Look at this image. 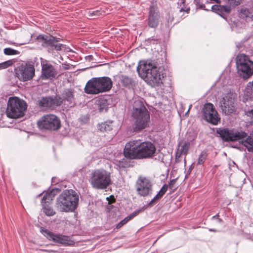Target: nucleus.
Listing matches in <instances>:
<instances>
[{
    "label": "nucleus",
    "instance_id": "nucleus-30",
    "mask_svg": "<svg viewBox=\"0 0 253 253\" xmlns=\"http://www.w3.org/2000/svg\"><path fill=\"white\" fill-rule=\"evenodd\" d=\"M99 112H106L108 109V103L106 99H102L98 100L97 103Z\"/></svg>",
    "mask_w": 253,
    "mask_h": 253
},
{
    "label": "nucleus",
    "instance_id": "nucleus-33",
    "mask_svg": "<svg viewBox=\"0 0 253 253\" xmlns=\"http://www.w3.org/2000/svg\"><path fill=\"white\" fill-rule=\"evenodd\" d=\"M4 53L6 55H15L19 53L17 50H14L11 48H6L4 49Z\"/></svg>",
    "mask_w": 253,
    "mask_h": 253
},
{
    "label": "nucleus",
    "instance_id": "nucleus-11",
    "mask_svg": "<svg viewBox=\"0 0 253 253\" xmlns=\"http://www.w3.org/2000/svg\"><path fill=\"white\" fill-rule=\"evenodd\" d=\"M202 114L203 118L213 125H217L220 122V118L218 113L213 108V104L211 103H207L204 105Z\"/></svg>",
    "mask_w": 253,
    "mask_h": 253
},
{
    "label": "nucleus",
    "instance_id": "nucleus-20",
    "mask_svg": "<svg viewBox=\"0 0 253 253\" xmlns=\"http://www.w3.org/2000/svg\"><path fill=\"white\" fill-rule=\"evenodd\" d=\"M97 78L100 93L108 91L111 89L113 83L110 78L107 77Z\"/></svg>",
    "mask_w": 253,
    "mask_h": 253
},
{
    "label": "nucleus",
    "instance_id": "nucleus-19",
    "mask_svg": "<svg viewBox=\"0 0 253 253\" xmlns=\"http://www.w3.org/2000/svg\"><path fill=\"white\" fill-rule=\"evenodd\" d=\"M39 105L42 107L53 109L55 106L60 105V101L58 100L57 96L54 98L49 97H45L40 101Z\"/></svg>",
    "mask_w": 253,
    "mask_h": 253
},
{
    "label": "nucleus",
    "instance_id": "nucleus-38",
    "mask_svg": "<svg viewBox=\"0 0 253 253\" xmlns=\"http://www.w3.org/2000/svg\"><path fill=\"white\" fill-rule=\"evenodd\" d=\"M230 4L237 5L240 4L241 0H228Z\"/></svg>",
    "mask_w": 253,
    "mask_h": 253
},
{
    "label": "nucleus",
    "instance_id": "nucleus-29",
    "mask_svg": "<svg viewBox=\"0 0 253 253\" xmlns=\"http://www.w3.org/2000/svg\"><path fill=\"white\" fill-rule=\"evenodd\" d=\"M98 129L102 132H108L112 130V122H105L98 126Z\"/></svg>",
    "mask_w": 253,
    "mask_h": 253
},
{
    "label": "nucleus",
    "instance_id": "nucleus-24",
    "mask_svg": "<svg viewBox=\"0 0 253 253\" xmlns=\"http://www.w3.org/2000/svg\"><path fill=\"white\" fill-rule=\"evenodd\" d=\"M211 9L219 15L223 16L225 13H229L230 12V8L228 6L220 5H214L211 6Z\"/></svg>",
    "mask_w": 253,
    "mask_h": 253
},
{
    "label": "nucleus",
    "instance_id": "nucleus-17",
    "mask_svg": "<svg viewBox=\"0 0 253 253\" xmlns=\"http://www.w3.org/2000/svg\"><path fill=\"white\" fill-rule=\"evenodd\" d=\"M55 196V193L53 190L50 191L49 193H46L43 197L42 199V202L44 201V205H43L42 210L43 212L47 216H52L55 214V212L47 203H48L49 201L52 200L53 198Z\"/></svg>",
    "mask_w": 253,
    "mask_h": 253
},
{
    "label": "nucleus",
    "instance_id": "nucleus-3",
    "mask_svg": "<svg viewBox=\"0 0 253 253\" xmlns=\"http://www.w3.org/2000/svg\"><path fill=\"white\" fill-rule=\"evenodd\" d=\"M217 134L225 142L239 141L249 151H253V137H247V133L242 130L234 129L218 128Z\"/></svg>",
    "mask_w": 253,
    "mask_h": 253
},
{
    "label": "nucleus",
    "instance_id": "nucleus-39",
    "mask_svg": "<svg viewBox=\"0 0 253 253\" xmlns=\"http://www.w3.org/2000/svg\"><path fill=\"white\" fill-rule=\"evenodd\" d=\"M246 115L251 119H253V109L246 112Z\"/></svg>",
    "mask_w": 253,
    "mask_h": 253
},
{
    "label": "nucleus",
    "instance_id": "nucleus-10",
    "mask_svg": "<svg viewBox=\"0 0 253 253\" xmlns=\"http://www.w3.org/2000/svg\"><path fill=\"white\" fill-rule=\"evenodd\" d=\"M41 232L49 240L55 243H59L64 246H74L75 244L74 241L66 235L61 234H54L50 231L42 228Z\"/></svg>",
    "mask_w": 253,
    "mask_h": 253
},
{
    "label": "nucleus",
    "instance_id": "nucleus-16",
    "mask_svg": "<svg viewBox=\"0 0 253 253\" xmlns=\"http://www.w3.org/2000/svg\"><path fill=\"white\" fill-rule=\"evenodd\" d=\"M176 181V179H173L169 181V186L167 184H164L157 194L149 202V205L150 206H153L157 201L161 199L167 191L168 187L172 191L175 190L176 189L175 185Z\"/></svg>",
    "mask_w": 253,
    "mask_h": 253
},
{
    "label": "nucleus",
    "instance_id": "nucleus-31",
    "mask_svg": "<svg viewBox=\"0 0 253 253\" xmlns=\"http://www.w3.org/2000/svg\"><path fill=\"white\" fill-rule=\"evenodd\" d=\"M59 39L56 38L52 36L51 38V43H49V46L54 47L57 50H60L61 49L62 44L58 43Z\"/></svg>",
    "mask_w": 253,
    "mask_h": 253
},
{
    "label": "nucleus",
    "instance_id": "nucleus-35",
    "mask_svg": "<svg viewBox=\"0 0 253 253\" xmlns=\"http://www.w3.org/2000/svg\"><path fill=\"white\" fill-rule=\"evenodd\" d=\"M12 64L11 60H8L0 63V70L4 69L10 66Z\"/></svg>",
    "mask_w": 253,
    "mask_h": 253
},
{
    "label": "nucleus",
    "instance_id": "nucleus-12",
    "mask_svg": "<svg viewBox=\"0 0 253 253\" xmlns=\"http://www.w3.org/2000/svg\"><path fill=\"white\" fill-rule=\"evenodd\" d=\"M136 190L138 195L145 197L150 195L152 193V185L150 180L145 177L140 176L136 182Z\"/></svg>",
    "mask_w": 253,
    "mask_h": 253
},
{
    "label": "nucleus",
    "instance_id": "nucleus-25",
    "mask_svg": "<svg viewBox=\"0 0 253 253\" xmlns=\"http://www.w3.org/2000/svg\"><path fill=\"white\" fill-rule=\"evenodd\" d=\"M119 79L123 85L126 87L130 88L135 85L134 81L127 76L121 75L119 76Z\"/></svg>",
    "mask_w": 253,
    "mask_h": 253
},
{
    "label": "nucleus",
    "instance_id": "nucleus-41",
    "mask_svg": "<svg viewBox=\"0 0 253 253\" xmlns=\"http://www.w3.org/2000/svg\"><path fill=\"white\" fill-rule=\"evenodd\" d=\"M114 200H113V201H109V202H108V203H109V204H110V203H112L114 202Z\"/></svg>",
    "mask_w": 253,
    "mask_h": 253
},
{
    "label": "nucleus",
    "instance_id": "nucleus-9",
    "mask_svg": "<svg viewBox=\"0 0 253 253\" xmlns=\"http://www.w3.org/2000/svg\"><path fill=\"white\" fill-rule=\"evenodd\" d=\"M37 125L40 129L56 130L60 127V121L55 115H44L38 121Z\"/></svg>",
    "mask_w": 253,
    "mask_h": 253
},
{
    "label": "nucleus",
    "instance_id": "nucleus-2",
    "mask_svg": "<svg viewBox=\"0 0 253 253\" xmlns=\"http://www.w3.org/2000/svg\"><path fill=\"white\" fill-rule=\"evenodd\" d=\"M137 70L141 77L151 86H158L162 83L159 69L152 61L140 62Z\"/></svg>",
    "mask_w": 253,
    "mask_h": 253
},
{
    "label": "nucleus",
    "instance_id": "nucleus-8",
    "mask_svg": "<svg viewBox=\"0 0 253 253\" xmlns=\"http://www.w3.org/2000/svg\"><path fill=\"white\" fill-rule=\"evenodd\" d=\"M237 72L240 77L248 79L253 74V62L244 54L238 55L236 59Z\"/></svg>",
    "mask_w": 253,
    "mask_h": 253
},
{
    "label": "nucleus",
    "instance_id": "nucleus-34",
    "mask_svg": "<svg viewBox=\"0 0 253 253\" xmlns=\"http://www.w3.org/2000/svg\"><path fill=\"white\" fill-rule=\"evenodd\" d=\"M207 156L206 152H202L199 157L198 164L202 165L205 162Z\"/></svg>",
    "mask_w": 253,
    "mask_h": 253
},
{
    "label": "nucleus",
    "instance_id": "nucleus-18",
    "mask_svg": "<svg viewBox=\"0 0 253 253\" xmlns=\"http://www.w3.org/2000/svg\"><path fill=\"white\" fill-rule=\"evenodd\" d=\"M97 78H93L86 83L84 90V92L89 94H97L100 93Z\"/></svg>",
    "mask_w": 253,
    "mask_h": 253
},
{
    "label": "nucleus",
    "instance_id": "nucleus-4",
    "mask_svg": "<svg viewBox=\"0 0 253 253\" xmlns=\"http://www.w3.org/2000/svg\"><path fill=\"white\" fill-rule=\"evenodd\" d=\"M132 117L134 120V131H140L149 126L150 113L141 101L134 102Z\"/></svg>",
    "mask_w": 253,
    "mask_h": 253
},
{
    "label": "nucleus",
    "instance_id": "nucleus-22",
    "mask_svg": "<svg viewBox=\"0 0 253 253\" xmlns=\"http://www.w3.org/2000/svg\"><path fill=\"white\" fill-rule=\"evenodd\" d=\"M239 17L249 22L253 20V6L252 7H243L239 13Z\"/></svg>",
    "mask_w": 253,
    "mask_h": 253
},
{
    "label": "nucleus",
    "instance_id": "nucleus-5",
    "mask_svg": "<svg viewBox=\"0 0 253 253\" xmlns=\"http://www.w3.org/2000/svg\"><path fill=\"white\" fill-rule=\"evenodd\" d=\"M78 202V194L72 190H66L57 198L56 207L61 212L73 211L77 208Z\"/></svg>",
    "mask_w": 253,
    "mask_h": 253
},
{
    "label": "nucleus",
    "instance_id": "nucleus-26",
    "mask_svg": "<svg viewBox=\"0 0 253 253\" xmlns=\"http://www.w3.org/2000/svg\"><path fill=\"white\" fill-rule=\"evenodd\" d=\"M52 36L47 35H39L37 37V40L40 42L43 46H49V43H51Z\"/></svg>",
    "mask_w": 253,
    "mask_h": 253
},
{
    "label": "nucleus",
    "instance_id": "nucleus-13",
    "mask_svg": "<svg viewBox=\"0 0 253 253\" xmlns=\"http://www.w3.org/2000/svg\"><path fill=\"white\" fill-rule=\"evenodd\" d=\"M35 68L31 64L22 65L16 69V75L22 81H27L33 79L35 75Z\"/></svg>",
    "mask_w": 253,
    "mask_h": 253
},
{
    "label": "nucleus",
    "instance_id": "nucleus-7",
    "mask_svg": "<svg viewBox=\"0 0 253 253\" xmlns=\"http://www.w3.org/2000/svg\"><path fill=\"white\" fill-rule=\"evenodd\" d=\"M27 106L23 100L17 97H10L7 102L6 115L10 118H20L24 116Z\"/></svg>",
    "mask_w": 253,
    "mask_h": 253
},
{
    "label": "nucleus",
    "instance_id": "nucleus-21",
    "mask_svg": "<svg viewBox=\"0 0 253 253\" xmlns=\"http://www.w3.org/2000/svg\"><path fill=\"white\" fill-rule=\"evenodd\" d=\"M56 75L55 69L49 64H43L42 67V78L46 79L54 78Z\"/></svg>",
    "mask_w": 253,
    "mask_h": 253
},
{
    "label": "nucleus",
    "instance_id": "nucleus-27",
    "mask_svg": "<svg viewBox=\"0 0 253 253\" xmlns=\"http://www.w3.org/2000/svg\"><path fill=\"white\" fill-rule=\"evenodd\" d=\"M140 210H138L137 211H135L133 213H131L127 216H126V218H125L123 220L121 221L117 225V228L119 229L121 228L122 226H123L124 225L126 224L129 220L134 217L135 216H136L138 213L139 212Z\"/></svg>",
    "mask_w": 253,
    "mask_h": 253
},
{
    "label": "nucleus",
    "instance_id": "nucleus-37",
    "mask_svg": "<svg viewBox=\"0 0 253 253\" xmlns=\"http://www.w3.org/2000/svg\"><path fill=\"white\" fill-rule=\"evenodd\" d=\"M158 16L157 14L155 12V8L151 7L149 12V17Z\"/></svg>",
    "mask_w": 253,
    "mask_h": 253
},
{
    "label": "nucleus",
    "instance_id": "nucleus-14",
    "mask_svg": "<svg viewBox=\"0 0 253 253\" xmlns=\"http://www.w3.org/2000/svg\"><path fill=\"white\" fill-rule=\"evenodd\" d=\"M219 107L222 112L226 115L233 113L235 110L234 97L228 94L220 99Z\"/></svg>",
    "mask_w": 253,
    "mask_h": 253
},
{
    "label": "nucleus",
    "instance_id": "nucleus-23",
    "mask_svg": "<svg viewBox=\"0 0 253 253\" xmlns=\"http://www.w3.org/2000/svg\"><path fill=\"white\" fill-rule=\"evenodd\" d=\"M189 147V143L185 141H180L178 143V148L176 153L175 157L177 159L181 155H186Z\"/></svg>",
    "mask_w": 253,
    "mask_h": 253
},
{
    "label": "nucleus",
    "instance_id": "nucleus-40",
    "mask_svg": "<svg viewBox=\"0 0 253 253\" xmlns=\"http://www.w3.org/2000/svg\"><path fill=\"white\" fill-rule=\"evenodd\" d=\"M201 8L205 9V6L204 4H202L200 5Z\"/></svg>",
    "mask_w": 253,
    "mask_h": 253
},
{
    "label": "nucleus",
    "instance_id": "nucleus-32",
    "mask_svg": "<svg viewBox=\"0 0 253 253\" xmlns=\"http://www.w3.org/2000/svg\"><path fill=\"white\" fill-rule=\"evenodd\" d=\"M149 26L152 28L157 26L158 24V16L149 17Z\"/></svg>",
    "mask_w": 253,
    "mask_h": 253
},
{
    "label": "nucleus",
    "instance_id": "nucleus-36",
    "mask_svg": "<svg viewBox=\"0 0 253 253\" xmlns=\"http://www.w3.org/2000/svg\"><path fill=\"white\" fill-rule=\"evenodd\" d=\"M89 13L91 16H98L102 14L101 11L98 10H90L89 11Z\"/></svg>",
    "mask_w": 253,
    "mask_h": 253
},
{
    "label": "nucleus",
    "instance_id": "nucleus-43",
    "mask_svg": "<svg viewBox=\"0 0 253 253\" xmlns=\"http://www.w3.org/2000/svg\"><path fill=\"white\" fill-rule=\"evenodd\" d=\"M107 200H109V198L108 197L107 198Z\"/></svg>",
    "mask_w": 253,
    "mask_h": 253
},
{
    "label": "nucleus",
    "instance_id": "nucleus-42",
    "mask_svg": "<svg viewBox=\"0 0 253 253\" xmlns=\"http://www.w3.org/2000/svg\"><path fill=\"white\" fill-rule=\"evenodd\" d=\"M191 106H192V105H190V107H189V108H190ZM189 111V110H188V112Z\"/></svg>",
    "mask_w": 253,
    "mask_h": 253
},
{
    "label": "nucleus",
    "instance_id": "nucleus-15",
    "mask_svg": "<svg viewBox=\"0 0 253 253\" xmlns=\"http://www.w3.org/2000/svg\"><path fill=\"white\" fill-rule=\"evenodd\" d=\"M75 92L73 89H65L61 93V96H57L60 101V105L63 103L69 107H74L76 104Z\"/></svg>",
    "mask_w": 253,
    "mask_h": 253
},
{
    "label": "nucleus",
    "instance_id": "nucleus-1",
    "mask_svg": "<svg viewBox=\"0 0 253 253\" xmlns=\"http://www.w3.org/2000/svg\"><path fill=\"white\" fill-rule=\"evenodd\" d=\"M155 152L156 148L151 142L132 140L126 144L124 154L130 159H144L153 157Z\"/></svg>",
    "mask_w": 253,
    "mask_h": 253
},
{
    "label": "nucleus",
    "instance_id": "nucleus-6",
    "mask_svg": "<svg viewBox=\"0 0 253 253\" xmlns=\"http://www.w3.org/2000/svg\"><path fill=\"white\" fill-rule=\"evenodd\" d=\"M88 181L93 189H105L112 183L111 173L102 168L93 169L89 174Z\"/></svg>",
    "mask_w": 253,
    "mask_h": 253
},
{
    "label": "nucleus",
    "instance_id": "nucleus-28",
    "mask_svg": "<svg viewBox=\"0 0 253 253\" xmlns=\"http://www.w3.org/2000/svg\"><path fill=\"white\" fill-rule=\"evenodd\" d=\"M244 94L248 98L253 99V81L247 84Z\"/></svg>",
    "mask_w": 253,
    "mask_h": 253
}]
</instances>
